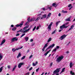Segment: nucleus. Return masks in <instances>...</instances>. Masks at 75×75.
Instances as JSON below:
<instances>
[{
    "instance_id": "nucleus-52",
    "label": "nucleus",
    "mask_w": 75,
    "mask_h": 75,
    "mask_svg": "<svg viewBox=\"0 0 75 75\" xmlns=\"http://www.w3.org/2000/svg\"><path fill=\"white\" fill-rule=\"evenodd\" d=\"M63 30V29H62L60 30L59 31V32H61V31H62V30Z\"/></svg>"
},
{
    "instance_id": "nucleus-62",
    "label": "nucleus",
    "mask_w": 75,
    "mask_h": 75,
    "mask_svg": "<svg viewBox=\"0 0 75 75\" xmlns=\"http://www.w3.org/2000/svg\"><path fill=\"white\" fill-rule=\"evenodd\" d=\"M41 13H40L38 15V16H41Z\"/></svg>"
},
{
    "instance_id": "nucleus-63",
    "label": "nucleus",
    "mask_w": 75,
    "mask_h": 75,
    "mask_svg": "<svg viewBox=\"0 0 75 75\" xmlns=\"http://www.w3.org/2000/svg\"><path fill=\"white\" fill-rule=\"evenodd\" d=\"M38 64V62H36L35 64H36V65L37 64Z\"/></svg>"
},
{
    "instance_id": "nucleus-26",
    "label": "nucleus",
    "mask_w": 75,
    "mask_h": 75,
    "mask_svg": "<svg viewBox=\"0 0 75 75\" xmlns=\"http://www.w3.org/2000/svg\"><path fill=\"white\" fill-rule=\"evenodd\" d=\"M70 74H71L72 75H74L75 74L74 72H72V71H70Z\"/></svg>"
},
{
    "instance_id": "nucleus-2",
    "label": "nucleus",
    "mask_w": 75,
    "mask_h": 75,
    "mask_svg": "<svg viewBox=\"0 0 75 75\" xmlns=\"http://www.w3.org/2000/svg\"><path fill=\"white\" fill-rule=\"evenodd\" d=\"M67 25H68V24L66 23L65 24H64L62 26H60V29H64V28H67L68 27H69V26H65Z\"/></svg>"
},
{
    "instance_id": "nucleus-29",
    "label": "nucleus",
    "mask_w": 75,
    "mask_h": 75,
    "mask_svg": "<svg viewBox=\"0 0 75 75\" xmlns=\"http://www.w3.org/2000/svg\"><path fill=\"white\" fill-rule=\"evenodd\" d=\"M28 22H31V19L30 20V18H28Z\"/></svg>"
},
{
    "instance_id": "nucleus-56",
    "label": "nucleus",
    "mask_w": 75,
    "mask_h": 75,
    "mask_svg": "<svg viewBox=\"0 0 75 75\" xmlns=\"http://www.w3.org/2000/svg\"><path fill=\"white\" fill-rule=\"evenodd\" d=\"M11 27H14V25H12L11 26Z\"/></svg>"
},
{
    "instance_id": "nucleus-33",
    "label": "nucleus",
    "mask_w": 75,
    "mask_h": 75,
    "mask_svg": "<svg viewBox=\"0 0 75 75\" xmlns=\"http://www.w3.org/2000/svg\"><path fill=\"white\" fill-rule=\"evenodd\" d=\"M21 54H20V53H19L18 54V56H17V58H19V57H21Z\"/></svg>"
},
{
    "instance_id": "nucleus-61",
    "label": "nucleus",
    "mask_w": 75,
    "mask_h": 75,
    "mask_svg": "<svg viewBox=\"0 0 75 75\" xmlns=\"http://www.w3.org/2000/svg\"><path fill=\"white\" fill-rule=\"evenodd\" d=\"M58 16H61V13H59L58 14Z\"/></svg>"
},
{
    "instance_id": "nucleus-3",
    "label": "nucleus",
    "mask_w": 75,
    "mask_h": 75,
    "mask_svg": "<svg viewBox=\"0 0 75 75\" xmlns=\"http://www.w3.org/2000/svg\"><path fill=\"white\" fill-rule=\"evenodd\" d=\"M63 56H59L57 59L56 61L57 62H59L60 61H62V60L63 59Z\"/></svg>"
},
{
    "instance_id": "nucleus-6",
    "label": "nucleus",
    "mask_w": 75,
    "mask_h": 75,
    "mask_svg": "<svg viewBox=\"0 0 75 75\" xmlns=\"http://www.w3.org/2000/svg\"><path fill=\"white\" fill-rule=\"evenodd\" d=\"M52 24H53V22H51L49 25H48L47 28L49 29L50 30H51V26L52 25Z\"/></svg>"
},
{
    "instance_id": "nucleus-37",
    "label": "nucleus",
    "mask_w": 75,
    "mask_h": 75,
    "mask_svg": "<svg viewBox=\"0 0 75 75\" xmlns=\"http://www.w3.org/2000/svg\"><path fill=\"white\" fill-rule=\"evenodd\" d=\"M35 20V18H32L31 19V21H34Z\"/></svg>"
},
{
    "instance_id": "nucleus-48",
    "label": "nucleus",
    "mask_w": 75,
    "mask_h": 75,
    "mask_svg": "<svg viewBox=\"0 0 75 75\" xmlns=\"http://www.w3.org/2000/svg\"><path fill=\"white\" fill-rule=\"evenodd\" d=\"M29 74H30V73L28 72L27 73H25V75H29Z\"/></svg>"
},
{
    "instance_id": "nucleus-31",
    "label": "nucleus",
    "mask_w": 75,
    "mask_h": 75,
    "mask_svg": "<svg viewBox=\"0 0 75 75\" xmlns=\"http://www.w3.org/2000/svg\"><path fill=\"white\" fill-rule=\"evenodd\" d=\"M40 16H39L36 20H35V21H37V20H39V19H40Z\"/></svg>"
},
{
    "instance_id": "nucleus-24",
    "label": "nucleus",
    "mask_w": 75,
    "mask_h": 75,
    "mask_svg": "<svg viewBox=\"0 0 75 75\" xmlns=\"http://www.w3.org/2000/svg\"><path fill=\"white\" fill-rule=\"evenodd\" d=\"M62 13H68V11H64V10H62Z\"/></svg>"
},
{
    "instance_id": "nucleus-32",
    "label": "nucleus",
    "mask_w": 75,
    "mask_h": 75,
    "mask_svg": "<svg viewBox=\"0 0 75 75\" xmlns=\"http://www.w3.org/2000/svg\"><path fill=\"white\" fill-rule=\"evenodd\" d=\"M56 33V30H55L54 31H53L52 33V34H55V33Z\"/></svg>"
},
{
    "instance_id": "nucleus-40",
    "label": "nucleus",
    "mask_w": 75,
    "mask_h": 75,
    "mask_svg": "<svg viewBox=\"0 0 75 75\" xmlns=\"http://www.w3.org/2000/svg\"><path fill=\"white\" fill-rule=\"evenodd\" d=\"M42 10H43V11H45V10H47V9H45V8H42Z\"/></svg>"
},
{
    "instance_id": "nucleus-46",
    "label": "nucleus",
    "mask_w": 75,
    "mask_h": 75,
    "mask_svg": "<svg viewBox=\"0 0 75 75\" xmlns=\"http://www.w3.org/2000/svg\"><path fill=\"white\" fill-rule=\"evenodd\" d=\"M53 64V63L52 62H51L50 64V67H52V64Z\"/></svg>"
},
{
    "instance_id": "nucleus-14",
    "label": "nucleus",
    "mask_w": 75,
    "mask_h": 75,
    "mask_svg": "<svg viewBox=\"0 0 75 75\" xmlns=\"http://www.w3.org/2000/svg\"><path fill=\"white\" fill-rule=\"evenodd\" d=\"M5 42H6V40L5 39H4L2 40V41L1 42V43L0 44V45H3V44H4V43H5Z\"/></svg>"
},
{
    "instance_id": "nucleus-57",
    "label": "nucleus",
    "mask_w": 75,
    "mask_h": 75,
    "mask_svg": "<svg viewBox=\"0 0 75 75\" xmlns=\"http://www.w3.org/2000/svg\"><path fill=\"white\" fill-rule=\"evenodd\" d=\"M39 29V26H38L36 28V30H38Z\"/></svg>"
},
{
    "instance_id": "nucleus-55",
    "label": "nucleus",
    "mask_w": 75,
    "mask_h": 75,
    "mask_svg": "<svg viewBox=\"0 0 75 75\" xmlns=\"http://www.w3.org/2000/svg\"><path fill=\"white\" fill-rule=\"evenodd\" d=\"M33 41H34V40H33V39H31L30 40V42H33Z\"/></svg>"
},
{
    "instance_id": "nucleus-51",
    "label": "nucleus",
    "mask_w": 75,
    "mask_h": 75,
    "mask_svg": "<svg viewBox=\"0 0 75 75\" xmlns=\"http://www.w3.org/2000/svg\"><path fill=\"white\" fill-rule=\"evenodd\" d=\"M19 35H20V34L19 33H18L16 35V36H18Z\"/></svg>"
},
{
    "instance_id": "nucleus-45",
    "label": "nucleus",
    "mask_w": 75,
    "mask_h": 75,
    "mask_svg": "<svg viewBox=\"0 0 75 75\" xmlns=\"http://www.w3.org/2000/svg\"><path fill=\"white\" fill-rule=\"evenodd\" d=\"M73 8V6H71V7L69 8V10H70L71 9V8Z\"/></svg>"
},
{
    "instance_id": "nucleus-23",
    "label": "nucleus",
    "mask_w": 75,
    "mask_h": 75,
    "mask_svg": "<svg viewBox=\"0 0 75 75\" xmlns=\"http://www.w3.org/2000/svg\"><path fill=\"white\" fill-rule=\"evenodd\" d=\"M25 40H26V41H27L28 40V37H25Z\"/></svg>"
},
{
    "instance_id": "nucleus-21",
    "label": "nucleus",
    "mask_w": 75,
    "mask_h": 75,
    "mask_svg": "<svg viewBox=\"0 0 75 75\" xmlns=\"http://www.w3.org/2000/svg\"><path fill=\"white\" fill-rule=\"evenodd\" d=\"M61 68H57L56 69V71H57V72L58 73V72H59V70H60Z\"/></svg>"
},
{
    "instance_id": "nucleus-16",
    "label": "nucleus",
    "mask_w": 75,
    "mask_h": 75,
    "mask_svg": "<svg viewBox=\"0 0 75 75\" xmlns=\"http://www.w3.org/2000/svg\"><path fill=\"white\" fill-rule=\"evenodd\" d=\"M71 17H70L68 18H67V19H65V21H71Z\"/></svg>"
},
{
    "instance_id": "nucleus-9",
    "label": "nucleus",
    "mask_w": 75,
    "mask_h": 75,
    "mask_svg": "<svg viewBox=\"0 0 75 75\" xmlns=\"http://www.w3.org/2000/svg\"><path fill=\"white\" fill-rule=\"evenodd\" d=\"M47 46H48V43H47L45 45V46L42 49V51L43 52L44 51V50L45 49V48H46V47H47Z\"/></svg>"
},
{
    "instance_id": "nucleus-47",
    "label": "nucleus",
    "mask_w": 75,
    "mask_h": 75,
    "mask_svg": "<svg viewBox=\"0 0 75 75\" xmlns=\"http://www.w3.org/2000/svg\"><path fill=\"white\" fill-rule=\"evenodd\" d=\"M52 7V6H50V7H49V8H49V9H50V10H51Z\"/></svg>"
},
{
    "instance_id": "nucleus-54",
    "label": "nucleus",
    "mask_w": 75,
    "mask_h": 75,
    "mask_svg": "<svg viewBox=\"0 0 75 75\" xmlns=\"http://www.w3.org/2000/svg\"><path fill=\"white\" fill-rule=\"evenodd\" d=\"M2 57H3V56L1 55H0V58L2 59Z\"/></svg>"
},
{
    "instance_id": "nucleus-44",
    "label": "nucleus",
    "mask_w": 75,
    "mask_h": 75,
    "mask_svg": "<svg viewBox=\"0 0 75 75\" xmlns=\"http://www.w3.org/2000/svg\"><path fill=\"white\" fill-rule=\"evenodd\" d=\"M71 6H72V4H69L68 6V7H71Z\"/></svg>"
},
{
    "instance_id": "nucleus-64",
    "label": "nucleus",
    "mask_w": 75,
    "mask_h": 75,
    "mask_svg": "<svg viewBox=\"0 0 75 75\" xmlns=\"http://www.w3.org/2000/svg\"><path fill=\"white\" fill-rule=\"evenodd\" d=\"M29 51H30V50H28L27 51V53H28V52H29Z\"/></svg>"
},
{
    "instance_id": "nucleus-4",
    "label": "nucleus",
    "mask_w": 75,
    "mask_h": 75,
    "mask_svg": "<svg viewBox=\"0 0 75 75\" xmlns=\"http://www.w3.org/2000/svg\"><path fill=\"white\" fill-rule=\"evenodd\" d=\"M66 37H67V35H63L61 36L60 38H59V39L61 40H64V39Z\"/></svg>"
},
{
    "instance_id": "nucleus-34",
    "label": "nucleus",
    "mask_w": 75,
    "mask_h": 75,
    "mask_svg": "<svg viewBox=\"0 0 75 75\" xmlns=\"http://www.w3.org/2000/svg\"><path fill=\"white\" fill-rule=\"evenodd\" d=\"M25 35V33L23 34L20 37V38H22V37H23V36H24V35Z\"/></svg>"
},
{
    "instance_id": "nucleus-10",
    "label": "nucleus",
    "mask_w": 75,
    "mask_h": 75,
    "mask_svg": "<svg viewBox=\"0 0 75 75\" xmlns=\"http://www.w3.org/2000/svg\"><path fill=\"white\" fill-rule=\"evenodd\" d=\"M23 25V23H21L19 24H17L16 25V27H20V28L22 27V25Z\"/></svg>"
},
{
    "instance_id": "nucleus-38",
    "label": "nucleus",
    "mask_w": 75,
    "mask_h": 75,
    "mask_svg": "<svg viewBox=\"0 0 75 75\" xmlns=\"http://www.w3.org/2000/svg\"><path fill=\"white\" fill-rule=\"evenodd\" d=\"M36 29V26H35L34 27V28L33 30V31H34Z\"/></svg>"
},
{
    "instance_id": "nucleus-18",
    "label": "nucleus",
    "mask_w": 75,
    "mask_h": 75,
    "mask_svg": "<svg viewBox=\"0 0 75 75\" xmlns=\"http://www.w3.org/2000/svg\"><path fill=\"white\" fill-rule=\"evenodd\" d=\"M73 65L74 64H72V62H70L69 65L70 68H72V66H73Z\"/></svg>"
},
{
    "instance_id": "nucleus-30",
    "label": "nucleus",
    "mask_w": 75,
    "mask_h": 75,
    "mask_svg": "<svg viewBox=\"0 0 75 75\" xmlns=\"http://www.w3.org/2000/svg\"><path fill=\"white\" fill-rule=\"evenodd\" d=\"M17 67V65H15V67H14V68L13 69L12 71H14V69L16 68V67Z\"/></svg>"
},
{
    "instance_id": "nucleus-25",
    "label": "nucleus",
    "mask_w": 75,
    "mask_h": 75,
    "mask_svg": "<svg viewBox=\"0 0 75 75\" xmlns=\"http://www.w3.org/2000/svg\"><path fill=\"white\" fill-rule=\"evenodd\" d=\"M4 67H2L0 68V72H1L2 71H3V68Z\"/></svg>"
},
{
    "instance_id": "nucleus-1",
    "label": "nucleus",
    "mask_w": 75,
    "mask_h": 75,
    "mask_svg": "<svg viewBox=\"0 0 75 75\" xmlns=\"http://www.w3.org/2000/svg\"><path fill=\"white\" fill-rule=\"evenodd\" d=\"M32 26H31L30 27V28H29L25 30L26 29L28 28L29 27V25H28L24 27L23 28V29H21L19 31L21 33H23H23H27V32H28L30 30H31V28H32Z\"/></svg>"
},
{
    "instance_id": "nucleus-39",
    "label": "nucleus",
    "mask_w": 75,
    "mask_h": 75,
    "mask_svg": "<svg viewBox=\"0 0 75 75\" xmlns=\"http://www.w3.org/2000/svg\"><path fill=\"white\" fill-rule=\"evenodd\" d=\"M56 48L57 50L58 49H59V46H56Z\"/></svg>"
},
{
    "instance_id": "nucleus-15",
    "label": "nucleus",
    "mask_w": 75,
    "mask_h": 75,
    "mask_svg": "<svg viewBox=\"0 0 75 75\" xmlns=\"http://www.w3.org/2000/svg\"><path fill=\"white\" fill-rule=\"evenodd\" d=\"M74 25H72L71 26V28L69 29L67 31H70V30H71L72 29H73V28H74Z\"/></svg>"
},
{
    "instance_id": "nucleus-58",
    "label": "nucleus",
    "mask_w": 75,
    "mask_h": 75,
    "mask_svg": "<svg viewBox=\"0 0 75 75\" xmlns=\"http://www.w3.org/2000/svg\"><path fill=\"white\" fill-rule=\"evenodd\" d=\"M71 42H69L68 43V44L67 45H69V44H70Z\"/></svg>"
},
{
    "instance_id": "nucleus-42",
    "label": "nucleus",
    "mask_w": 75,
    "mask_h": 75,
    "mask_svg": "<svg viewBox=\"0 0 75 75\" xmlns=\"http://www.w3.org/2000/svg\"><path fill=\"white\" fill-rule=\"evenodd\" d=\"M57 49L55 48L54 49V50H53V52H54H54H55V51H56L57 50Z\"/></svg>"
},
{
    "instance_id": "nucleus-36",
    "label": "nucleus",
    "mask_w": 75,
    "mask_h": 75,
    "mask_svg": "<svg viewBox=\"0 0 75 75\" xmlns=\"http://www.w3.org/2000/svg\"><path fill=\"white\" fill-rule=\"evenodd\" d=\"M25 58V56H24L23 57H22L21 58V59L22 60V59H24Z\"/></svg>"
},
{
    "instance_id": "nucleus-5",
    "label": "nucleus",
    "mask_w": 75,
    "mask_h": 75,
    "mask_svg": "<svg viewBox=\"0 0 75 75\" xmlns=\"http://www.w3.org/2000/svg\"><path fill=\"white\" fill-rule=\"evenodd\" d=\"M23 48V47H21L20 48H13L12 49V51H13V52H14L15 51H18V50H20V49H21V48Z\"/></svg>"
},
{
    "instance_id": "nucleus-11",
    "label": "nucleus",
    "mask_w": 75,
    "mask_h": 75,
    "mask_svg": "<svg viewBox=\"0 0 75 75\" xmlns=\"http://www.w3.org/2000/svg\"><path fill=\"white\" fill-rule=\"evenodd\" d=\"M51 15H52L51 13H49V14H48L46 18V19H48V18H49L50 17V16H51Z\"/></svg>"
},
{
    "instance_id": "nucleus-60",
    "label": "nucleus",
    "mask_w": 75,
    "mask_h": 75,
    "mask_svg": "<svg viewBox=\"0 0 75 75\" xmlns=\"http://www.w3.org/2000/svg\"><path fill=\"white\" fill-rule=\"evenodd\" d=\"M34 72H33V73L31 75H34Z\"/></svg>"
},
{
    "instance_id": "nucleus-22",
    "label": "nucleus",
    "mask_w": 75,
    "mask_h": 75,
    "mask_svg": "<svg viewBox=\"0 0 75 75\" xmlns=\"http://www.w3.org/2000/svg\"><path fill=\"white\" fill-rule=\"evenodd\" d=\"M51 40H52V38H49L48 40L47 41V42H50V41H51Z\"/></svg>"
},
{
    "instance_id": "nucleus-20",
    "label": "nucleus",
    "mask_w": 75,
    "mask_h": 75,
    "mask_svg": "<svg viewBox=\"0 0 75 75\" xmlns=\"http://www.w3.org/2000/svg\"><path fill=\"white\" fill-rule=\"evenodd\" d=\"M17 30V28H16V27H14L12 29V30L13 31H16V30Z\"/></svg>"
},
{
    "instance_id": "nucleus-19",
    "label": "nucleus",
    "mask_w": 75,
    "mask_h": 75,
    "mask_svg": "<svg viewBox=\"0 0 75 75\" xmlns=\"http://www.w3.org/2000/svg\"><path fill=\"white\" fill-rule=\"evenodd\" d=\"M65 68H64L62 69V71H61V73H60V74H62V72H64V71H65Z\"/></svg>"
},
{
    "instance_id": "nucleus-59",
    "label": "nucleus",
    "mask_w": 75,
    "mask_h": 75,
    "mask_svg": "<svg viewBox=\"0 0 75 75\" xmlns=\"http://www.w3.org/2000/svg\"><path fill=\"white\" fill-rule=\"evenodd\" d=\"M48 49H49V48H48V47L47 49H46L45 50V51H47V50H48Z\"/></svg>"
},
{
    "instance_id": "nucleus-7",
    "label": "nucleus",
    "mask_w": 75,
    "mask_h": 75,
    "mask_svg": "<svg viewBox=\"0 0 75 75\" xmlns=\"http://www.w3.org/2000/svg\"><path fill=\"white\" fill-rule=\"evenodd\" d=\"M17 40H18V38H17L16 37L13 38L11 40V41L12 42H14L15 41H17Z\"/></svg>"
},
{
    "instance_id": "nucleus-28",
    "label": "nucleus",
    "mask_w": 75,
    "mask_h": 75,
    "mask_svg": "<svg viewBox=\"0 0 75 75\" xmlns=\"http://www.w3.org/2000/svg\"><path fill=\"white\" fill-rule=\"evenodd\" d=\"M60 22V21H58L56 22V26H58V23H59Z\"/></svg>"
},
{
    "instance_id": "nucleus-27",
    "label": "nucleus",
    "mask_w": 75,
    "mask_h": 75,
    "mask_svg": "<svg viewBox=\"0 0 75 75\" xmlns=\"http://www.w3.org/2000/svg\"><path fill=\"white\" fill-rule=\"evenodd\" d=\"M43 18H46L47 17V15L46 14H45L42 16Z\"/></svg>"
},
{
    "instance_id": "nucleus-49",
    "label": "nucleus",
    "mask_w": 75,
    "mask_h": 75,
    "mask_svg": "<svg viewBox=\"0 0 75 75\" xmlns=\"http://www.w3.org/2000/svg\"><path fill=\"white\" fill-rule=\"evenodd\" d=\"M7 68H9V69H10V65L8 66Z\"/></svg>"
},
{
    "instance_id": "nucleus-50",
    "label": "nucleus",
    "mask_w": 75,
    "mask_h": 75,
    "mask_svg": "<svg viewBox=\"0 0 75 75\" xmlns=\"http://www.w3.org/2000/svg\"><path fill=\"white\" fill-rule=\"evenodd\" d=\"M33 69V67H31L30 69H29V71H30L31 70H32Z\"/></svg>"
},
{
    "instance_id": "nucleus-41",
    "label": "nucleus",
    "mask_w": 75,
    "mask_h": 75,
    "mask_svg": "<svg viewBox=\"0 0 75 75\" xmlns=\"http://www.w3.org/2000/svg\"><path fill=\"white\" fill-rule=\"evenodd\" d=\"M40 69V67H39L38 69H36V72H37L38 71V70H39V69Z\"/></svg>"
},
{
    "instance_id": "nucleus-12",
    "label": "nucleus",
    "mask_w": 75,
    "mask_h": 75,
    "mask_svg": "<svg viewBox=\"0 0 75 75\" xmlns=\"http://www.w3.org/2000/svg\"><path fill=\"white\" fill-rule=\"evenodd\" d=\"M55 46V44H53L52 45L50 46L49 47H48L49 48V49H50V48H52V47H54Z\"/></svg>"
},
{
    "instance_id": "nucleus-53",
    "label": "nucleus",
    "mask_w": 75,
    "mask_h": 75,
    "mask_svg": "<svg viewBox=\"0 0 75 75\" xmlns=\"http://www.w3.org/2000/svg\"><path fill=\"white\" fill-rule=\"evenodd\" d=\"M33 57L32 55H31L30 56V57H29V59H30L31 58V57Z\"/></svg>"
},
{
    "instance_id": "nucleus-13",
    "label": "nucleus",
    "mask_w": 75,
    "mask_h": 75,
    "mask_svg": "<svg viewBox=\"0 0 75 75\" xmlns=\"http://www.w3.org/2000/svg\"><path fill=\"white\" fill-rule=\"evenodd\" d=\"M57 6H58V4H57L55 3H54L52 4V6L53 7H55V8H56V7H57Z\"/></svg>"
},
{
    "instance_id": "nucleus-35",
    "label": "nucleus",
    "mask_w": 75,
    "mask_h": 75,
    "mask_svg": "<svg viewBox=\"0 0 75 75\" xmlns=\"http://www.w3.org/2000/svg\"><path fill=\"white\" fill-rule=\"evenodd\" d=\"M57 73H58L57 71L56 70H55L54 72H53V74H57Z\"/></svg>"
},
{
    "instance_id": "nucleus-17",
    "label": "nucleus",
    "mask_w": 75,
    "mask_h": 75,
    "mask_svg": "<svg viewBox=\"0 0 75 75\" xmlns=\"http://www.w3.org/2000/svg\"><path fill=\"white\" fill-rule=\"evenodd\" d=\"M50 51H51V50H50L49 51H47V52L46 53L44 54V55H45V56H47V54H48V53H49V52H50Z\"/></svg>"
},
{
    "instance_id": "nucleus-43",
    "label": "nucleus",
    "mask_w": 75,
    "mask_h": 75,
    "mask_svg": "<svg viewBox=\"0 0 75 75\" xmlns=\"http://www.w3.org/2000/svg\"><path fill=\"white\" fill-rule=\"evenodd\" d=\"M33 67H35V66H36V64H35V63H33Z\"/></svg>"
},
{
    "instance_id": "nucleus-8",
    "label": "nucleus",
    "mask_w": 75,
    "mask_h": 75,
    "mask_svg": "<svg viewBox=\"0 0 75 75\" xmlns=\"http://www.w3.org/2000/svg\"><path fill=\"white\" fill-rule=\"evenodd\" d=\"M24 63L23 62L20 63H19L18 65V68H20L21 67V66L24 65Z\"/></svg>"
}]
</instances>
